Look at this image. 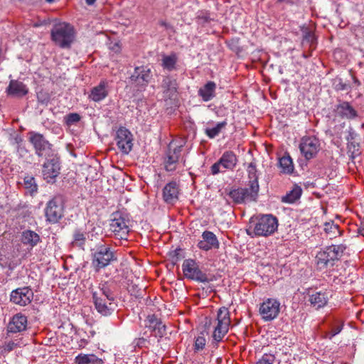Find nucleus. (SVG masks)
<instances>
[{
  "label": "nucleus",
  "mask_w": 364,
  "mask_h": 364,
  "mask_svg": "<svg viewBox=\"0 0 364 364\" xmlns=\"http://www.w3.org/2000/svg\"><path fill=\"white\" fill-rule=\"evenodd\" d=\"M279 164L284 173H292L294 171L293 161H279Z\"/></svg>",
  "instance_id": "obj_42"
},
{
  "label": "nucleus",
  "mask_w": 364,
  "mask_h": 364,
  "mask_svg": "<svg viewBox=\"0 0 364 364\" xmlns=\"http://www.w3.org/2000/svg\"><path fill=\"white\" fill-rule=\"evenodd\" d=\"M76 364H102V359L97 358L94 354L80 353L75 358Z\"/></svg>",
  "instance_id": "obj_30"
},
{
  "label": "nucleus",
  "mask_w": 364,
  "mask_h": 364,
  "mask_svg": "<svg viewBox=\"0 0 364 364\" xmlns=\"http://www.w3.org/2000/svg\"><path fill=\"white\" fill-rule=\"evenodd\" d=\"M251 223H254L253 232L257 237H268L272 235L278 228V220L270 214L259 215L255 220L252 218Z\"/></svg>",
  "instance_id": "obj_4"
},
{
  "label": "nucleus",
  "mask_w": 364,
  "mask_h": 364,
  "mask_svg": "<svg viewBox=\"0 0 364 364\" xmlns=\"http://www.w3.org/2000/svg\"><path fill=\"white\" fill-rule=\"evenodd\" d=\"M227 125V122L225 121L218 122L215 126L213 127H208L205 129V134L207 136L213 139L217 136L221 132L223 129H224Z\"/></svg>",
  "instance_id": "obj_34"
},
{
  "label": "nucleus",
  "mask_w": 364,
  "mask_h": 364,
  "mask_svg": "<svg viewBox=\"0 0 364 364\" xmlns=\"http://www.w3.org/2000/svg\"><path fill=\"white\" fill-rule=\"evenodd\" d=\"M8 95L21 97L28 92L27 86L21 81L11 80L6 90Z\"/></svg>",
  "instance_id": "obj_23"
},
{
  "label": "nucleus",
  "mask_w": 364,
  "mask_h": 364,
  "mask_svg": "<svg viewBox=\"0 0 364 364\" xmlns=\"http://www.w3.org/2000/svg\"><path fill=\"white\" fill-rule=\"evenodd\" d=\"M115 141L118 149L123 154H128L133 146V136L125 127H119L116 133Z\"/></svg>",
  "instance_id": "obj_11"
},
{
  "label": "nucleus",
  "mask_w": 364,
  "mask_h": 364,
  "mask_svg": "<svg viewBox=\"0 0 364 364\" xmlns=\"http://www.w3.org/2000/svg\"><path fill=\"white\" fill-rule=\"evenodd\" d=\"M25 188L29 191L30 193H33L37 191V185L33 177L26 176L24 178Z\"/></svg>",
  "instance_id": "obj_39"
},
{
  "label": "nucleus",
  "mask_w": 364,
  "mask_h": 364,
  "mask_svg": "<svg viewBox=\"0 0 364 364\" xmlns=\"http://www.w3.org/2000/svg\"><path fill=\"white\" fill-rule=\"evenodd\" d=\"M161 86L164 91L168 93V95L176 92L177 90L176 80L168 77L163 80Z\"/></svg>",
  "instance_id": "obj_35"
},
{
  "label": "nucleus",
  "mask_w": 364,
  "mask_h": 364,
  "mask_svg": "<svg viewBox=\"0 0 364 364\" xmlns=\"http://www.w3.org/2000/svg\"><path fill=\"white\" fill-rule=\"evenodd\" d=\"M178 161H166L164 168L167 171H173L176 168V162Z\"/></svg>",
  "instance_id": "obj_49"
},
{
  "label": "nucleus",
  "mask_w": 364,
  "mask_h": 364,
  "mask_svg": "<svg viewBox=\"0 0 364 364\" xmlns=\"http://www.w3.org/2000/svg\"><path fill=\"white\" fill-rule=\"evenodd\" d=\"M320 141L315 136H304L301 139L299 149L306 159L314 158L320 150Z\"/></svg>",
  "instance_id": "obj_12"
},
{
  "label": "nucleus",
  "mask_w": 364,
  "mask_h": 364,
  "mask_svg": "<svg viewBox=\"0 0 364 364\" xmlns=\"http://www.w3.org/2000/svg\"><path fill=\"white\" fill-rule=\"evenodd\" d=\"M145 328H148L151 336L159 339L163 338L166 333V325L155 315L148 316L146 320ZM158 341H159V340H158Z\"/></svg>",
  "instance_id": "obj_15"
},
{
  "label": "nucleus",
  "mask_w": 364,
  "mask_h": 364,
  "mask_svg": "<svg viewBox=\"0 0 364 364\" xmlns=\"http://www.w3.org/2000/svg\"><path fill=\"white\" fill-rule=\"evenodd\" d=\"M92 300L95 309L102 316H108L114 311V295L106 283L92 292Z\"/></svg>",
  "instance_id": "obj_1"
},
{
  "label": "nucleus",
  "mask_w": 364,
  "mask_h": 364,
  "mask_svg": "<svg viewBox=\"0 0 364 364\" xmlns=\"http://www.w3.org/2000/svg\"><path fill=\"white\" fill-rule=\"evenodd\" d=\"M356 136V133L352 127H349L348 129V134L346 136V139L348 141V143L353 142V141L355 139Z\"/></svg>",
  "instance_id": "obj_50"
},
{
  "label": "nucleus",
  "mask_w": 364,
  "mask_h": 364,
  "mask_svg": "<svg viewBox=\"0 0 364 364\" xmlns=\"http://www.w3.org/2000/svg\"><path fill=\"white\" fill-rule=\"evenodd\" d=\"M230 154H231V153H228V152L225 153L220 159H221V160H223V159H225V158H226V157H230Z\"/></svg>",
  "instance_id": "obj_55"
},
{
  "label": "nucleus",
  "mask_w": 364,
  "mask_h": 364,
  "mask_svg": "<svg viewBox=\"0 0 364 364\" xmlns=\"http://www.w3.org/2000/svg\"><path fill=\"white\" fill-rule=\"evenodd\" d=\"M87 232L80 229H75L73 234V240L70 242L72 247H78L83 249L87 240Z\"/></svg>",
  "instance_id": "obj_28"
},
{
  "label": "nucleus",
  "mask_w": 364,
  "mask_h": 364,
  "mask_svg": "<svg viewBox=\"0 0 364 364\" xmlns=\"http://www.w3.org/2000/svg\"><path fill=\"white\" fill-rule=\"evenodd\" d=\"M81 117L77 113H70L64 117L65 124L68 126H71L80 120Z\"/></svg>",
  "instance_id": "obj_44"
},
{
  "label": "nucleus",
  "mask_w": 364,
  "mask_h": 364,
  "mask_svg": "<svg viewBox=\"0 0 364 364\" xmlns=\"http://www.w3.org/2000/svg\"><path fill=\"white\" fill-rule=\"evenodd\" d=\"M161 65L164 69L171 71L175 69L178 60L176 53H171L168 55H163Z\"/></svg>",
  "instance_id": "obj_31"
},
{
  "label": "nucleus",
  "mask_w": 364,
  "mask_h": 364,
  "mask_svg": "<svg viewBox=\"0 0 364 364\" xmlns=\"http://www.w3.org/2000/svg\"><path fill=\"white\" fill-rule=\"evenodd\" d=\"M348 156L351 159H354L360 154V146L353 142L348 143Z\"/></svg>",
  "instance_id": "obj_38"
},
{
  "label": "nucleus",
  "mask_w": 364,
  "mask_h": 364,
  "mask_svg": "<svg viewBox=\"0 0 364 364\" xmlns=\"http://www.w3.org/2000/svg\"><path fill=\"white\" fill-rule=\"evenodd\" d=\"M346 123L343 122L342 124L335 126L333 129V134L335 135L338 139H342L343 129L345 127Z\"/></svg>",
  "instance_id": "obj_48"
},
{
  "label": "nucleus",
  "mask_w": 364,
  "mask_h": 364,
  "mask_svg": "<svg viewBox=\"0 0 364 364\" xmlns=\"http://www.w3.org/2000/svg\"><path fill=\"white\" fill-rule=\"evenodd\" d=\"M279 164L284 173H292L294 171L293 161H279Z\"/></svg>",
  "instance_id": "obj_41"
},
{
  "label": "nucleus",
  "mask_w": 364,
  "mask_h": 364,
  "mask_svg": "<svg viewBox=\"0 0 364 364\" xmlns=\"http://www.w3.org/2000/svg\"><path fill=\"white\" fill-rule=\"evenodd\" d=\"M85 1L87 5L91 6L95 3L96 0H85Z\"/></svg>",
  "instance_id": "obj_53"
},
{
  "label": "nucleus",
  "mask_w": 364,
  "mask_h": 364,
  "mask_svg": "<svg viewBox=\"0 0 364 364\" xmlns=\"http://www.w3.org/2000/svg\"><path fill=\"white\" fill-rule=\"evenodd\" d=\"M301 193V188L297 184H294L293 188L282 197L281 200L285 203H293L300 198Z\"/></svg>",
  "instance_id": "obj_29"
},
{
  "label": "nucleus",
  "mask_w": 364,
  "mask_h": 364,
  "mask_svg": "<svg viewBox=\"0 0 364 364\" xmlns=\"http://www.w3.org/2000/svg\"><path fill=\"white\" fill-rule=\"evenodd\" d=\"M149 336L147 333V331H145L143 333V336L139 338H136L134 341L135 346L142 348H148V346L150 344V341L147 339Z\"/></svg>",
  "instance_id": "obj_40"
},
{
  "label": "nucleus",
  "mask_w": 364,
  "mask_h": 364,
  "mask_svg": "<svg viewBox=\"0 0 364 364\" xmlns=\"http://www.w3.org/2000/svg\"><path fill=\"white\" fill-rule=\"evenodd\" d=\"M46 220L50 223H58L64 215V199L60 195L54 196L46 204L45 209Z\"/></svg>",
  "instance_id": "obj_7"
},
{
  "label": "nucleus",
  "mask_w": 364,
  "mask_h": 364,
  "mask_svg": "<svg viewBox=\"0 0 364 364\" xmlns=\"http://www.w3.org/2000/svg\"><path fill=\"white\" fill-rule=\"evenodd\" d=\"M225 162H232V161H218V162L215 163L212 166H211V173L213 175H215V174H218V173H221V163H225Z\"/></svg>",
  "instance_id": "obj_47"
},
{
  "label": "nucleus",
  "mask_w": 364,
  "mask_h": 364,
  "mask_svg": "<svg viewBox=\"0 0 364 364\" xmlns=\"http://www.w3.org/2000/svg\"><path fill=\"white\" fill-rule=\"evenodd\" d=\"M183 275L186 278L201 283H208L211 281L208 275L203 272L195 259H185L182 264Z\"/></svg>",
  "instance_id": "obj_9"
},
{
  "label": "nucleus",
  "mask_w": 364,
  "mask_h": 364,
  "mask_svg": "<svg viewBox=\"0 0 364 364\" xmlns=\"http://www.w3.org/2000/svg\"><path fill=\"white\" fill-rule=\"evenodd\" d=\"M183 145L178 144L176 141H172L168 145L170 151H173V154H169L168 159H178L180 157L179 153L181 151Z\"/></svg>",
  "instance_id": "obj_36"
},
{
  "label": "nucleus",
  "mask_w": 364,
  "mask_h": 364,
  "mask_svg": "<svg viewBox=\"0 0 364 364\" xmlns=\"http://www.w3.org/2000/svg\"><path fill=\"white\" fill-rule=\"evenodd\" d=\"M247 171L250 181L255 180L256 181H258L256 166L252 162L248 166Z\"/></svg>",
  "instance_id": "obj_46"
},
{
  "label": "nucleus",
  "mask_w": 364,
  "mask_h": 364,
  "mask_svg": "<svg viewBox=\"0 0 364 364\" xmlns=\"http://www.w3.org/2000/svg\"><path fill=\"white\" fill-rule=\"evenodd\" d=\"M16 346V343H15L14 341H9L7 343H6L4 349L5 350L10 352L12 350H14Z\"/></svg>",
  "instance_id": "obj_52"
},
{
  "label": "nucleus",
  "mask_w": 364,
  "mask_h": 364,
  "mask_svg": "<svg viewBox=\"0 0 364 364\" xmlns=\"http://www.w3.org/2000/svg\"><path fill=\"white\" fill-rule=\"evenodd\" d=\"M228 195L235 203L240 204L245 203L243 197L244 193H242V188L231 190L229 192Z\"/></svg>",
  "instance_id": "obj_37"
},
{
  "label": "nucleus",
  "mask_w": 364,
  "mask_h": 364,
  "mask_svg": "<svg viewBox=\"0 0 364 364\" xmlns=\"http://www.w3.org/2000/svg\"><path fill=\"white\" fill-rule=\"evenodd\" d=\"M33 295V291L29 287H23L11 291L10 301L16 305L25 306L31 303Z\"/></svg>",
  "instance_id": "obj_13"
},
{
  "label": "nucleus",
  "mask_w": 364,
  "mask_h": 364,
  "mask_svg": "<svg viewBox=\"0 0 364 364\" xmlns=\"http://www.w3.org/2000/svg\"><path fill=\"white\" fill-rule=\"evenodd\" d=\"M2 50L0 48V56L1 55Z\"/></svg>",
  "instance_id": "obj_57"
},
{
  "label": "nucleus",
  "mask_w": 364,
  "mask_h": 364,
  "mask_svg": "<svg viewBox=\"0 0 364 364\" xmlns=\"http://www.w3.org/2000/svg\"><path fill=\"white\" fill-rule=\"evenodd\" d=\"M48 3H53L54 2V0H46Z\"/></svg>",
  "instance_id": "obj_56"
},
{
  "label": "nucleus",
  "mask_w": 364,
  "mask_h": 364,
  "mask_svg": "<svg viewBox=\"0 0 364 364\" xmlns=\"http://www.w3.org/2000/svg\"><path fill=\"white\" fill-rule=\"evenodd\" d=\"M343 323L342 321L336 320L331 325V330L325 333L324 338L332 339L333 336L338 334L343 329Z\"/></svg>",
  "instance_id": "obj_33"
},
{
  "label": "nucleus",
  "mask_w": 364,
  "mask_h": 364,
  "mask_svg": "<svg viewBox=\"0 0 364 364\" xmlns=\"http://www.w3.org/2000/svg\"><path fill=\"white\" fill-rule=\"evenodd\" d=\"M108 85L109 82L107 80H101L99 85L91 90L89 98L94 102L102 101L108 95Z\"/></svg>",
  "instance_id": "obj_22"
},
{
  "label": "nucleus",
  "mask_w": 364,
  "mask_h": 364,
  "mask_svg": "<svg viewBox=\"0 0 364 364\" xmlns=\"http://www.w3.org/2000/svg\"><path fill=\"white\" fill-rule=\"evenodd\" d=\"M215 327L212 335L213 340L218 343L223 340L227 334L230 326L231 320L230 311L226 307H221L218 309L217 318L214 321Z\"/></svg>",
  "instance_id": "obj_5"
},
{
  "label": "nucleus",
  "mask_w": 364,
  "mask_h": 364,
  "mask_svg": "<svg viewBox=\"0 0 364 364\" xmlns=\"http://www.w3.org/2000/svg\"><path fill=\"white\" fill-rule=\"evenodd\" d=\"M206 344V340L203 333H200L195 340L194 350H202Z\"/></svg>",
  "instance_id": "obj_43"
},
{
  "label": "nucleus",
  "mask_w": 364,
  "mask_h": 364,
  "mask_svg": "<svg viewBox=\"0 0 364 364\" xmlns=\"http://www.w3.org/2000/svg\"><path fill=\"white\" fill-rule=\"evenodd\" d=\"M216 84L213 81H208L198 91V95L203 102L212 100L216 95Z\"/></svg>",
  "instance_id": "obj_25"
},
{
  "label": "nucleus",
  "mask_w": 364,
  "mask_h": 364,
  "mask_svg": "<svg viewBox=\"0 0 364 364\" xmlns=\"http://www.w3.org/2000/svg\"><path fill=\"white\" fill-rule=\"evenodd\" d=\"M129 220L127 215L117 211L112 214L110 230L119 240H127L129 232Z\"/></svg>",
  "instance_id": "obj_6"
},
{
  "label": "nucleus",
  "mask_w": 364,
  "mask_h": 364,
  "mask_svg": "<svg viewBox=\"0 0 364 364\" xmlns=\"http://www.w3.org/2000/svg\"><path fill=\"white\" fill-rule=\"evenodd\" d=\"M151 78V70L147 67H136L130 79L132 83L146 86Z\"/></svg>",
  "instance_id": "obj_19"
},
{
  "label": "nucleus",
  "mask_w": 364,
  "mask_h": 364,
  "mask_svg": "<svg viewBox=\"0 0 364 364\" xmlns=\"http://www.w3.org/2000/svg\"><path fill=\"white\" fill-rule=\"evenodd\" d=\"M275 361V356L273 354L265 353L256 363V364H273Z\"/></svg>",
  "instance_id": "obj_45"
},
{
  "label": "nucleus",
  "mask_w": 364,
  "mask_h": 364,
  "mask_svg": "<svg viewBox=\"0 0 364 364\" xmlns=\"http://www.w3.org/2000/svg\"><path fill=\"white\" fill-rule=\"evenodd\" d=\"M280 311V303L274 299H267L259 307V314L265 321H272L275 318Z\"/></svg>",
  "instance_id": "obj_14"
},
{
  "label": "nucleus",
  "mask_w": 364,
  "mask_h": 364,
  "mask_svg": "<svg viewBox=\"0 0 364 364\" xmlns=\"http://www.w3.org/2000/svg\"><path fill=\"white\" fill-rule=\"evenodd\" d=\"M114 260H117L114 252L111 250L109 245H98L96 246L95 251L93 253L92 264L97 272L107 267Z\"/></svg>",
  "instance_id": "obj_8"
},
{
  "label": "nucleus",
  "mask_w": 364,
  "mask_h": 364,
  "mask_svg": "<svg viewBox=\"0 0 364 364\" xmlns=\"http://www.w3.org/2000/svg\"><path fill=\"white\" fill-rule=\"evenodd\" d=\"M259 189L258 181H250L247 188H242L245 202L256 201Z\"/></svg>",
  "instance_id": "obj_27"
},
{
  "label": "nucleus",
  "mask_w": 364,
  "mask_h": 364,
  "mask_svg": "<svg viewBox=\"0 0 364 364\" xmlns=\"http://www.w3.org/2000/svg\"><path fill=\"white\" fill-rule=\"evenodd\" d=\"M179 186L176 181L168 183L163 188V199L168 204H174L178 200Z\"/></svg>",
  "instance_id": "obj_20"
},
{
  "label": "nucleus",
  "mask_w": 364,
  "mask_h": 364,
  "mask_svg": "<svg viewBox=\"0 0 364 364\" xmlns=\"http://www.w3.org/2000/svg\"><path fill=\"white\" fill-rule=\"evenodd\" d=\"M202 239L198 243L199 249L208 251L211 249L219 247V242L213 232L208 230L204 231L202 234Z\"/></svg>",
  "instance_id": "obj_21"
},
{
  "label": "nucleus",
  "mask_w": 364,
  "mask_h": 364,
  "mask_svg": "<svg viewBox=\"0 0 364 364\" xmlns=\"http://www.w3.org/2000/svg\"><path fill=\"white\" fill-rule=\"evenodd\" d=\"M21 241L24 245L32 249L41 242V239L40 235L36 232L26 230L22 232Z\"/></svg>",
  "instance_id": "obj_26"
},
{
  "label": "nucleus",
  "mask_w": 364,
  "mask_h": 364,
  "mask_svg": "<svg viewBox=\"0 0 364 364\" xmlns=\"http://www.w3.org/2000/svg\"><path fill=\"white\" fill-rule=\"evenodd\" d=\"M51 38L59 47L70 48L75 39L73 26L65 22L55 24L51 31Z\"/></svg>",
  "instance_id": "obj_3"
},
{
  "label": "nucleus",
  "mask_w": 364,
  "mask_h": 364,
  "mask_svg": "<svg viewBox=\"0 0 364 364\" xmlns=\"http://www.w3.org/2000/svg\"><path fill=\"white\" fill-rule=\"evenodd\" d=\"M346 245L344 244L332 245L320 251L316 256V264L320 269L333 267L336 262L342 257Z\"/></svg>",
  "instance_id": "obj_2"
},
{
  "label": "nucleus",
  "mask_w": 364,
  "mask_h": 364,
  "mask_svg": "<svg viewBox=\"0 0 364 364\" xmlns=\"http://www.w3.org/2000/svg\"><path fill=\"white\" fill-rule=\"evenodd\" d=\"M278 159H282V160H284V159H291L290 156L289 154L287 155H284L281 158H279Z\"/></svg>",
  "instance_id": "obj_54"
},
{
  "label": "nucleus",
  "mask_w": 364,
  "mask_h": 364,
  "mask_svg": "<svg viewBox=\"0 0 364 364\" xmlns=\"http://www.w3.org/2000/svg\"><path fill=\"white\" fill-rule=\"evenodd\" d=\"M28 139L33 144L39 157H48L50 156L51 144L42 134L35 132H30L28 133Z\"/></svg>",
  "instance_id": "obj_10"
},
{
  "label": "nucleus",
  "mask_w": 364,
  "mask_h": 364,
  "mask_svg": "<svg viewBox=\"0 0 364 364\" xmlns=\"http://www.w3.org/2000/svg\"><path fill=\"white\" fill-rule=\"evenodd\" d=\"M60 165L59 161H46L43 166V178L48 183H53L59 175Z\"/></svg>",
  "instance_id": "obj_18"
},
{
  "label": "nucleus",
  "mask_w": 364,
  "mask_h": 364,
  "mask_svg": "<svg viewBox=\"0 0 364 364\" xmlns=\"http://www.w3.org/2000/svg\"><path fill=\"white\" fill-rule=\"evenodd\" d=\"M308 295L309 296V301L311 304V306L315 308L316 309H318L325 306L331 296L330 292L327 290L314 291H309Z\"/></svg>",
  "instance_id": "obj_17"
},
{
  "label": "nucleus",
  "mask_w": 364,
  "mask_h": 364,
  "mask_svg": "<svg viewBox=\"0 0 364 364\" xmlns=\"http://www.w3.org/2000/svg\"><path fill=\"white\" fill-rule=\"evenodd\" d=\"M333 113L335 118L353 119L358 117L357 111L348 102H342L335 105Z\"/></svg>",
  "instance_id": "obj_16"
},
{
  "label": "nucleus",
  "mask_w": 364,
  "mask_h": 364,
  "mask_svg": "<svg viewBox=\"0 0 364 364\" xmlns=\"http://www.w3.org/2000/svg\"><path fill=\"white\" fill-rule=\"evenodd\" d=\"M324 230L330 239L336 238L341 236L342 230L340 229L338 225L334 223H326L324 225Z\"/></svg>",
  "instance_id": "obj_32"
},
{
  "label": "nucleus",
  "mask_w": 364,
  "mask_h": 364,
  "mask_svg": "<svg viewBox=\"0 0 364 364\" xmlns=\"http://www.w3.org/2000/svg\"><path fill=\"white\" fill-rule=\"evenodd\" d=\"M27 326V317L19 313L14 315L8 324V331L18 333L26 330Z\"/></svg>",
  "instance_id": "obj_24"
},
{
  "label": "nucleus",
  "mask_w": 364,
  "mask_h": 364,
  "mask_svg": "<svg viewBox=\"0 0 364 364\" xmlns=\"http://www.w3.org/2000/svg\"><path fill=\"white\" fill-rule=\"evenodd\" d=\"M235 163L232 162H225L221 163V173L226 171L227 169H232L235 166Z\"/></svg>",
  "instance_id": "obj_51"
}]
</instances>
